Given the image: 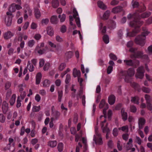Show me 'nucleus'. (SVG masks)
Here are the masks:
<instances>
[{"label":"nucleus","instance_id":"33","mask_svg":"<svg viewBox=\"0 0 152 152\" xmlns=\"http://www.w3.org/2000/svg\"><path fill=\"white\" fill-rule=\"evenodd\" d=\"M52 4L53 7L56 8L59 6V2L57 0H53L52 1Z\"/></svg>","mask_w":152,"mask_h":152},{"label":"nucleus","instance_id":"24","mask_svg":"<svg viewBox=\"0 0 152 152\" xmlns=\"http://www.w3.org/2000/svg\"><path fill=\"white\" fill-rule=\"evenodd\" d=\"M73 74L74 77H78L80 75V70H78L74 68L73 70Z\"/></svg>","mask_w":152,"mask_h":152},{"label":"nucleus","instance_id":"26","mask_svg":"<svg viewBox=\"0 0 152 152\" xmlns=\"http://www.w3.org/2000/svg\"><path fill=\"white\" fill-rule=\"evenodd\" d=\"M51 23L53 24H56L58 22L57 16L56 15H53L50 18Z\"/></svg>","mask_w":152,"mask_h":152},{"label":"nucleus","instance_id":"11","mask_svg":"<svg viewBox=\"0 0 152 152\" xmlns=\"http://www.w3.org/2000/svg\"><path fill=\"white\" fill-rule=\"evenodd\" d=\"M143 11H141L140 10H137V18H145L149 17L151 13L150 12H146L143 13H141V12Z\"/></svg>","mask_w":152,"mask_h":152},{"label":"nucleus","instance_id":"14","mask_svg":"<svg viewBox=\"0 0 152 152\" xmlns=\"http://www.w3.org/2000/svg\"><path fill=\"white\" fill-rule=\"evenodd\" d=\"M145 120L143 118H140L138 120V127L139 129H142L143 126L145 124Z\"/></svg>","mask_w":152,"mask_h":152},{"label":"nucleus","instance_id":"63","mask_svg":"<svg viewBox=\"0 0 152 152\" xmlns=\"http://www.w3.org/2000/svg\"><path fill=\"white\" fill-rule=\"evenodd\" d=\"M142 91L144 92L148 93L151 91V89L148 88L143 87L142 88Z\"/></svg>","mask_w":152,"mask_h":152},{"label":"nucleus","instance_id":"52","mask_svg":"<svg viewBox=\"0 0 152 152\" xmlns=\"http://www.w3.org/2000/svg\"><path fill=\"white\" fill-rule=\"evenodd\" d=\"M119 2V1L117 0H112L111 1L110 4L111 5L114 6L118 5Z\"/></svg>","mask_w":152,"mask_h":152},{"label":"nucleus","instance_id":"62","mask_svg":"<svg viewBox=\"0 0 152 152\" xmlns=\"http://www.w3.org/2000/svg\"><path fill=\"white\" fill-rule=\"evenodd\" d=\"M45 63V61L43 59H40L39 61V67H42Z\"/></svg>","mask_w":152,"mask_h":152},{"label":"nucleus","instance_id":"61","mask_svg":"<svg viewBox=\"0 0 152 152\" xmlns=\"http://www.w3.org/2000/svg\"><path fill=\"white\" fill-rule=\"evenodd\" d=\"M21 100L20 99V97H18L17 101L16 107H19L21 105Z\"/></svg>","mask_w":152,"mask_h":152},{"label":"nucleus","instance_id":"54","mask_svg":"<svg viewBox=\"0 0 152 152\" xmlns=\"http://www.w3.org/2000/svg\"><path fill=\"white\" fill-rule=\"evenodd\" d=\"M113 134L115 137L117 136L118 134V131L117 128H115L113 131Z\"/></svg>","mask_w":152,"mask_h":152},{"label":"nucleus","instance_id":"28","mask_svg":"<svg viewBox=\"0 0 152 152\" xmlns=\"http://www.w3.org/2000/svg\"><path fill=\"white\" fill-rule=\"evenodd\" d=\"M47 33L50 36H52L53 34V31L52 27L48 26L47 28Z\"/></svg>","mask_w":152,"mask_h":152},{"label":"nucleus","instance_id":"18","mask_svg":"<svg viewBox=\"0 0 152 152\" xmlns=\"http://www.w3.org/2000/svg\"><path fill=\"white\" fill-rule=\"evenodd\" d=\"M123 10L122 7L120 6H118L113 8L112 12L114 13H117L121 12Z\"/></svg>","mask_w":152,"mask_h":152},{"label":"nucleus","instance_id":"60","mask_svg":"<svg viewBox=\"0 0 152 152\" xmlns=\"http://www.w3.org/2000/svg\"><path fill=\"white\" fill-rule=\"evenodd\" d=\"M152 23V17L149 18L146 21L145 25H149Z\"/></svg>","mask_w":152,"mask_h":152},{"label":"nucleus","instance_id":"27","mask_svg":"<svg viewBox=\"0 0 152 152\" xmlns=\"http://www.w3.org/2000/svg\"><path fill=\"white\" fill-rule=\"evenodd\" d=\"M57 142L56 141H50L48 142V145L51 148H54L56 146Z\"/></svg>","mask_w":152,"mask_h":152},{"label":"nucleus","instance_id":"23","mask_svg":"<svg viewBox=\"0 0 152 152\" xmlns=\"http://www.w3.org/2000/svg\"><path fill=\"white\" fill-rule=\"evenodd\" d=\"M34 15L37 19H39L41 16V14L39 10L37 8H34Z\"/></svg>","mask_w":152,"mask_h":152},{"label":"nucleus","instance_id":"44","mask_svg":"<svg viewBox=\"0 0 152 152\" xmlns=\"http://www.w3.org/2000/svg\"><path fill=\"white\" fill-rule=\"evenodd\" d=\"M39 47L38 46L36 47V48L35 50L37 51V53L40 55H42L43 54H44L45 52V50L44 49L43 50H39Z\"/></svg>","mask_w":152,"mask_h":152},{"label":"nucleus","instance_id":"42","mask_svg":"<svg viewBox=\"0 0 152 152\" xmlns=\"http://www.w3.org/2000/svg\"><path fill=\"white\" fill-rule=\"evenodd\" d=\"M135 142L139 145H141L142 141L139 137L136 136L135 138Z\"/></svg>","mask_w":152,"mask_h":152},{"label":"nucleus","instance_id":"48","mask_svg":"<svg viewBox=\"0 0 152 152\" xmlns=\"http://www.w3.org/2000/svg\"><path fill=\"white\" fill-rule=\"evenodd\" d=\"M31 28L32 29H35L37 27V24L34 22H32L31 25Z\"/></svg>","mask_w":152,"mask_h":152},{"label":"nucleus","instance_id":"50","mask_svg":"<svg viewBox=\"0 0 152 152\" xmlns=\"http://www.w3.org/2000/svg\"><path fill=\"white\" fill-rule=\"evenodd\" d=\"M58 93V101L59 102H61L63 96V91H59Z\"/></svg>","mask_w":152,"mask_h":152},{"label":"nucleus","instance_id":"2","mask_svg":"<svg viewBox=\"0 0 152 152\" xmlns=\"http://www.w3.org/2000/svg\"><path fill=\"white\" fill-rule=\"evenodd\" d=\"M143 32L140 35L137 36L135 39V42L137 44L142 46L145 44V36L148 35L149 33L146 28H143Z\"/></svg>","mask_w":152,"mask_h":152},{"label":"nucleus","instance_id":"64","mask_svg":"<svg viewBox=\"0 0 152 152\" xmlns=\"http://www.w3.org/2000/svg\"><path fill=\"white\" fill-rule=\"evenodd\" d=\"M109 57L111 59L113 60H116L117 59L116 56L112 53H110V54Z\"/></svg>","mask_w":152,"mask_h":152},{"label":"nucleus","instance_id":"47","mask_svg":"<svg viewBox=\"0 0 152 152\" xmlns=\"http://www.w3.org/2000/svg\"><path fill=\"white\" fill-rule=\"evenodd\" d=\"M126 75L125 71H120L119 74V76L121 78H123L124 77L125 78V76Z\"/></svg>","mask_w":152,"mask_h":152},{"label":"nucleus","instance_id":"8","mask_svg":"<svg viewBox=\"0 0 152 152\" xmlns=\"http://www.w3.org/2000/svg\"><path fill=\"white\" fill-rule=\"evenodd\" d=\"M145 58L146 60H148V57L147 55H143V53L142 51H138L136 53H135L131 56V58Z\"/></svg>","mask_w":152,"mask_h":152},{"label":"nucleus","instance_id":"38","mask_svg":"<svg viewBox=\"0 0 152 152\" xmlns=\"http://www.w3.org/2000/svg\"><path fill=\"white\" fill-rule=\"evenodd\" d=\"M118 130H121L125 132H128L129 130L128 126L127 125L123 126L122 127L119 128Z\"/></svg>","mask_w":152,"mask_h":152},{"label":"nucleus","instance_id":"34","mask_svg":"<svg viewBox=\"0 0 152 152\" xmlns=\"http://www.w3.org/2000/svg\"><path fill=\"white\" fill-rule=\"evenodd\" d=\"M139 98L137 96L132 97L131 101L134 104H139Z\"/></svg>","mask_w":152,"mask_h":152},{"label":"nucleus","instance_id":"53","mask_svg":"<svg viewBox=\"0 0 152 152\" xmlns=\"http://www.w3.org/2000/svg\"><path fill=\"white\" fill-rule=\"evenodd\" d=\"M71 80V76L69 74H67L66 75L65 82L66 84H68Z\"/></svg>","mask_w":152,"mask_h":152},{"label":"nucleus","instance_id":"45","mask_svg":"<svg viewBox=\"0 0 152 152\" xmlns=\"http://www.w3.org/2000/svg\"><path fill=\"white\" fill-rule=\"evenodd\" d=\"M53 114L54 117L57 119L59 117L60 113L59 112L56 111L53 112Z\"/></svg>","mask_w":152,"mask_h":152},{"label":"nucleus","instance_id":"35","mask_svg":"<svg viewBox=\"0 0 152 152\" xmlns=\"http://www.w3.org/2000/svg\"><path fill=\"white\" fill-rule=\"evenodd\" d=\"M99 26V28L101 30L102 29V32L103 33H105L106 32V27L105 26L103 27V24L102 23H100Z\"/></svg>","mask_w":152,"mask_h":152},{"label":"nucleus","instance_id":"32","mask_svg":"<svg viewBox=\"0 0 152 152\" xmlns=\"http://www.w3.org/2000/svg\"><path fill=\"white\" fill-rule=\"evenodd\" d=\"M73 54L72 52L69 51L66 52L65 54V57L66 58L68 59L72 58Z\"/></svg>","mask_w":152,"mask_h":152},{"label":"nucleus","instance_id":"16","mask_svg":"<svg viewBox=\"0 0 152 152\" xmlns=\"http://www.w3.org/2000/svg\"><path fill=\"white\" fill-rule=\"evenodd\" d=\"M115 101V97L113 94L110 95L108 97V102L110 105L113 104Z\"/></svg>","mask_w":152,"mask_h":152},{"label":"nucleus","instance_id":"9","mask_svg":"<svg viewBox=\"0 0 152 152\" xmlns=\"http://www.w3.org/2000/svg\"><path fill=\"white\" fill-rule=\"evenodd\" d=\"M106 121V120L104 119V121L102 122L101 125L103 132L104 133H106V137L107 138V139L108 137L109 133L110 132V130L107 127L108 125L107 124H106V125L105 126H104V123H105Z\"/></svg>","mask_w":152,"mask_h":152},{"label":"nucleus","instance_id":"39","mask_svg":"<svg viewBox=\"0 0 152 152\" xmlns=\"http://www.w3.org/2000/svg\"><path fill=\"white\" fill-rule=\"evenodd\" d=\"M110 11L107 10L104 13L103 15V18L104 19H107L110 15Z\"/></svg>","mask_w":152,"mask_h":152},{"label":"nucleus","instance_id":"29","mask_svg":"<svg viewBox=\"0 0 152 152\" xmlns=\"http://www.w3.org/2000/svg\"><path fill=\"white\" fill-rule=\"evenodd\" d=\"M97 4L98 7L100 8L103 10L106 9L107 8L106 6L101 1H99L98 2Z\"/></svg>","mask_w":152,"mask_h":152},{"label":"nucleus","instance_id":"19","mask_svg":"<svg viewBox=\"0 0 152 152\" xmlns=\"http://www.w3.org/2000/svg\"><path fill=\"white\" fill-rule=\"evenodd\" d=\"M124 65L128 66H132L134 65V62L131 59H125L124 60Z\"/></svg>","mask_w":152,"mask_h":152},{"label":"nucleus","instance_id":"1","mask_svg":"<svg viewBox=\"0 0 152 152\" xmlns=\"http://www.w3.org/2000/svg\"><path fill=\"white\" fill-rule=\"evenodd\" d=\"M127 18L130 19L133 18L134 20L133 21L130 22L129 23L130 26L134 27V29L131 32H128L127 33V36L130 37H133L135 36L136 34L138 33L140 31V27L143 24V22L140 21L137 18V12L133 14H129L127 16Z\"/></svg>","mask_w":152,"mask_h":152},{"label":"nucleus","instance_id":"59","mask_svg":"<svg viewBox=\"0 0 152 152\" xmlns=\"http://www.w3.org/2000/svg\"><path fill=\"white\" fill-rule=\"evenodd\" d=\"M59 18H60V21L61 22H63L65 20L66 15L65 14H63L62 15L61 17V15H58Z\"/></svg>","mask_w":152,"mask_h":152},{"label":"nucleus","instance_id":"13","mask_svg":"<svg viewBox=\"0 0 152 152\" xmlns=\"http://www.w3.org/2000/svg\"><path fill=\"white\" fill-rule=\"evenodd\" d=\"M93 140L96 145H101L103 143L102 138L101 137V134L99 137L95 135L94 136Z\"/></svg>","mask_w":152,"mask_h":152},{"label":"nucleus","instance_id":"17","mask_svg":"<svg viewBox=\"0 0 152 152\" xmlns=\"http://www.w3.org/2000/svg\"><path fill=\"white\" fill-rule=\"evenodd\" d=\"M2 110L3 113L5 114L7 112L8 109V103L5 101H4L2 105Z\"/></svg>","mask_w":152,"mask_h":152},{"label":"nucleus","instance_id":"6","mask_svg":"<svg viewBox=\"0 0 152 152\" xmlns=\"http://www.w3.org/2000/svg\"><path fill=\"white\" fill-rule=\"evenodd\" d=\"M132 4L133 8L139 7V9L137 10L139 11L140 10V11H144L145 10V7L144 5L142 6H140L138 2L136 0H132Z\"/></svg>","mask_w":152,"mask_h":152},{"label":"nucleus","instance_id":"43","mask_svg":"<svg viewBox=\"0 0 152 152\" xmlns=\"http://www.w3.org/2000/svg\"><path fill=\"white\" fill-rule=\"evenodd\" d=\"M40 109V106H33L32 108V111L33 112H38Z\"/></svg>","mask_w":152,"mask_h":152},{"label":"nucleus","instance_id":"25","mask_svg":"<svg viewBox=\"0 0 152 152\" xmlns=\"http://www.w3.org/2000/svg\"><path fill=\"white\" fill-rule=\"evenodd\" d=\"M81 71L83 73H84L85 72L86 73L85 74L84 76L86 78H87L86 73H88L89 72V69L88 68H86V71H85V68L83 64H81Z\"/></svg>","mask_w":152,"mask_h":152},{"label":"nucleus","instance_id":"20","mask_svg":"<svg viewBox=\"0 0 152 152\" xmlns=\"http://www.w3.org/2000/svg\"><path fill=\"white\" fill-rule=\"evenodd\" d=\"M13 36V34L10 31L5 32L4 35V38L6 39L10 38Z\"/></svg>","mask_w":152,"mask_h":152},{"label":"nucleus","instance_id":"31","mask_svg":"<svg viewBox=\"0 0 152 152\" xmlns=\"http://www.w3.org/2000/svg\"><path fill=\"white\" fill-rule=\"evenodd\" d=\"M50 81L48 79L45 80L42 82L43 86L44 87H48L50 85Z\"/></svg>","mask_w":152,"mask_h":152},{"label":"nucleus","instance_id":"4","mask_svg":"<svg viewBox=\"0 0 152 152\" xmlns=\"http://www.w3.org/2000/svg\"><path fill=\"white\" fill-rule=\"evenodd\" d=\"M99 107L100 108H102L104 107V108L103 111V113L104 116L101 115L100 116V118H101L104 117V118H105L107 116L106 115V110L108 108V104H106L105 100L104 99H102L99 104Z\"/></svg>","mask_w":152,"mask_h":152},{"label":"nucleus","instance_id":"10","mask_svg":"<svg viewBox=\"0 0 152 152\" xmlns=\"http://www.w3.org/2000/svg\"><path fill=\"white\" fill-rule=\"evenodd\" d=\"M144 69L143 67L140 66L137 69L136 74V77L140 79H142L144 76Z\"/></svg>","mask_w":152,"mask_h":152},{"label":"nucleus","instance_id":"12","mask_svg":"<svg viewBox=\"0 0 152 152\" xmlns=\"http://www.w3.org/2000/svg\"><path fill=\"white\" fill-rule=\"evenodd\" d=\"M73 13L74 14L73 16L74 18L75 19L77 25L78 27H80V21L79 18L77 17L78 16V14L76 8L73 9Z\"/></svg>","mask_w":152,"mask_h":152},{"label":"nucleus","instance_id":"15","mask_svg":"<svg viewBox=\"0 0 152 152\" xmlns=\"http://www.w3.org/2000/svg\"><path fill=\"white\" fill-rule=\"evenodd\" d=\"M24 13L28 14L29 16H30L31 15L32 11L28 5H26L24 6Z\"/></svg>","mask_w":152,"mask_h":152},{"label":"nucleus","instance_id":"3","mask_svg":"<svg viewBox=\"0 0 152 152\" xmlns=\"http://www.w3.org/2000/svg\"><path fill=\"white\" fill-rule=\"evenodd\" d=\"M126 75L125 78V81L128 83L131 82L132 77L134 75L135 71L133 68H130L127 71H125Z\"/></svg>","mask_w":152,"mask_h":152},{"label":"nucleus","instance_id":"46","mask_svg":"<svg viewBox=\"0 0 152 152\" xmlns=\"http://www.w3.org/2000/svg\"><path fill=\"white\" fill-rule=\"evenodd\" d=\"M130 83H131L132 86L135 89L138 90V88L139 87V86L138 84L134 82L132 83L131 82Z\"/></svg>","mask_w":152,"mask_h":152},{"label":"nucleus","instance_id":"30","mask_svg":"<svg viewBox=\"0 0 152 152\" xmlns=\"http://www.w3.org/2000/svg\"><path fill=\"white\" fill-rule=\"evenodd\" d=\"M16 98V95L15 94H13L10 101V104L11 105H13L14 104Z\"/></svg>","mask_w":152,"mask_h":152},{"label":"nucleus","instance_id":"22","mask_svg":"<svg viewBox=\"0 0 152 152\" xmlns=\"http://www.w3.org/2000/svg\"><path fill=\"white\" fill-rule=\"evenodd\" d=\"M122 118L124 121H125L127 118V114L126 112H125V110L124 108H122L121 110Z\"/></svg>","mask_w":152,"mask_h":152},{"label":"nucleus","instance_id":"40","mask_svg":"<svg viewBox=\"0 0 152 152\" xmlns=\"http://www.w3.org/2000/svg\"><path fill=\"white\" fill-rule=\"evenodd\" d=\"M6 117L2 113H0V122L3 123L5 122Z\"/></svg>","mask_w":152,"mask_h":152},{"label":"nucleus","instance_id":"5","mask_svg":"<svg viewBox=\"0 0 152 152\" xmlns=\"http://www.w3.org/2000/svg\"><path fill=\"white\" fill-rule=\"evenodd\" d=\"M6 14L7 16L5 18V22L6 25L9 26L11 25L12 18L13 15L11 13L9 12H7Z\"/></svg>","mask_w":152,"mask_h":152},{"label":"nucleus","instance_id":"36","mask_svg":"<svg viewBox=\"0 0 152 152\" xmlns=\"http://www.w3.org/2000/svg\"><path fill=\"white\" fill-rule=\"evenodd\" d=\"M35 43L34 40L32 39L28 41L27 43V46L30 47H32Z\"/></svg>","mask_w":152,"mask_h":152},{"label":"nucleus","instance_id":"51","mask_svg":"<svg viewBox=\"0 0 152 152\" xmlns=\"http://www.w3.org/2000/svg\"><path fill=\"white\" fill-rule=\"evenodd\" d=\"M66 64L65 63H61L59 67V69L60 71L63 70L66 67Z\"/></svg>","mask_w":152,"mask_h":152},{"label":"nucleus","instance_id":"49","mask_svg":"<svg viewBox=\"0 0 152 152\" xmlns=\"http://www.w3.org/2000/svg\"><path fill=\"white\" fill-rule=\"evenodd\" d=\"M63 145L62 143H59L58 146V151L61 152L63 150Z\"/></svg>","mask_w":152,"mask_h":152},{"label":"nucleus","instance_id":"57","mask_svg":"<svg viewBox=\"0 0 152 152\" xmlns=\"http://www.w3.org/2000/svg\"><path fill=\"white\" fill-rule=\"evenodd\" d=\"M50 66V64L48 63H46L44 65L43 67V70L44 71L48 70Z\"/></svg>","mask_w":152,"mask_h":152},{"label":"nucleus","instance_id":"7","mask_svg":"<svg viewBox=\"0 0 152 152\" xmlns=\"http://www.w3.org/2000/svg\"><path fill=\"white\" fill-rule=\"evenodd\" d=\"M22 9V7L20 5L17 4L15 3H13L11 4L9 10L10 13L15 12L16 10H20Z\"/></svg>","mask_w":152,"mask_h":152},{"label":"nucleus","instance_id":"37","mask_svg":"<svg viewBox=\"0 0 152 152\" xmlns=\"http://www.w3.org/2000/svg\"><path fill=\"white\" fill-rule=\"evenodd\" d=\"M28 65L30 66V67L28 68V69L30 72H32L34 71V67L33 65L31 64L30 61H28L27 63V66H28Z\"/></svg>","mask_w":152,"mask_h":152},{"label":"nucleus","instance_id":"58","mask_svg":"<svg viewBox=\"0 0 152 152\" xmlns=\"http://www.w3.org/2000/svg\"><path fill=\"white\" fill-rule=\"evenodd\" d=\"M113 69V66H108L107 69V73L108 74H110L112 71Z\"/></svg>","mask_w":152,"mask_h":152},{"label":"nucleus","instance_id":"21","mask_svg":"<svg viewBox=\"0 0 152 152\" xmlns=\"http://www.w3.org/2000/svg\"><path fill=\"white\" fill-rule=\"evenodd\" d=\"M41 78L42 74L40 72L38 73L36 76V84L37 85H38L40 83Z\"/></svg>","mask_w":152,"mask_h":152},{"label":"nucleus","instance_id":"56","mask_svg":"<svg viewBox=\"0 0 152 152\" xmlns=\"http://www.w3.org/2000/svg\"><path fill=\"white\" fill-rule=\"evenodd\" d=\"M110 25L109 27L112 28H114L116 24L115 22L112 20H110Z\"/></svg>","mask_w":152,"mask_h":152},{"label":"nucleus","instance_id":"41","mask_svg":"<svg viewBox=\"0 0 152 152\" xmlns=\"http://www.w3.org/2000/svg\"><path fill=\"white\" fill-rule=\"evenodd\" d=\"M103 39L104 42L106 44H108L109 42V37L107 35H104L103 37Z\"/></svg>","mask_w":152,"mask_h":152},{"label":"nucleus","instance_id":"55","mask_svg":"<svg viewBox=\"0 0 152 152\" xmlns=\"http://www.w3.org/2000/svg\"><path fill=\"white\" fill-rule=\"evenodd\" d=\"M12 93V90L10 89L8 90L6 94V97L7 99H8L11 96Z\"/></svg>","mask_w":152,"mask_h":152}]
</instances>
